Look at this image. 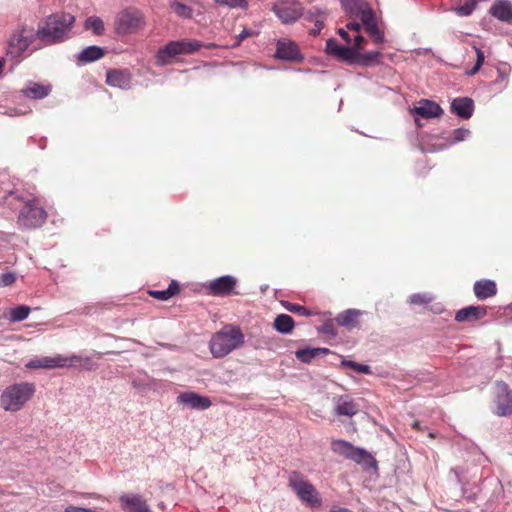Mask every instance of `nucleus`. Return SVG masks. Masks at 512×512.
<instances>
[{"instance_id":"ddd939ff","label":"nucleus","mask_w":512,"mask_h":512,"mask_svg":"<svg viewBox=\"0 0 512 512\" xmlns=\"http://www.w3.org/2000/svg\"><path fill=\"white\" fill-rule=\"evenodd\" d=\"M275 57L277 59L299 63L303 60L298 45L288 39H279L276 44Z\"/></svg>"},{"instance_id":"473e14b6","label":"nucleus","mask_w":512,"mask_h":512,"mask_svg":"<svg viewBox=\"0 0 512 512\" xmlns=\"http://www.w3.org/2000/svg\"><path fill=\"white\" fill-rule=\"evenodd\" d=\"M85 29H90L96 35H102L104 33V23L101 18L97 16H91L86 19Z\"/></svg>"},{"instance_id":"b1692460","label":"nucleus","mask_w":512,"mask_h":512,"mask_svg":"<svg viewBox=\"0 0 512 512\" xmlns=\"http://www.w3.org/2000/svg\"><path fill=\"white\" fill-rule=\"evenodd\" d=\"M334 411L338 416L352 417L358 413L359 405L354 400L341 396L336 400Z\"/></svg>"},{"instance_id":"49530a36","label":"nucleus","mask_w":512,"mask_h":512,"mask_svg":"<svg viewBox=\"0 0 512 512\" xmlns=\"http://www.w3.org/2000/svg\"><path fill=\"white\" fill-rule=\"evenodd\" d=\"M252 35H253V32L251 30L244 28L241 31V33L236 36V41L234 42L232 47H238L245 38L250 37Z\"/></svg>"},{"instance_id":"ea45409f","label":"nucleus","mask_w":512,"mask_h":512,"mask_svg":"<svg viewBox=\"0 0 512 512\" xmlns=\"http://www.w3.org/2000/svg\"><path fill=\"white\" fill-rule=\"evenodd\" d=\"M342 365L344 367H349L357 372H360V373H364V374H370L371 373V368L370 366L368 365H364V364H360V363H357V362H354V361H350V360H343L342 361Z\"/></svg>"},{"instance_id":"37998d69","label":"nucleus","mask_w":512,"mask_h":512,"mask_svg":"<svg viewBox=\"0 0 512 512\" xmlns=\"http://www.w3.org/2000/svg\"><path fill=\"white\" fill-rule=\"evenodd\" d=\"M431 301V298L425 294H413L409 297V302L412 304H427Z\"/></svg>"},{"instance_id":"58836bf2","label":"nucleus","mask_w":512,"mask_h":512,"mask_svg":"<svg viewBox=\"0 0 512 512\" xmlns=\"http://www.w3.org/2000/svg\"><path fill=\"white\" fill-rule=\"evenodd\" d=\"M477 6V0H468L463 5L455 9L456 13L460 16H469Z\"/></svg>"},{"instance_id":"8fccbe9b","label":"nucleus","mask_w":512,"mask_h":512,"mask_svg":"<svg viewBox=\"0 0 512 512\" xmlns=\"http://www.w3.org/2000/svg\"><path fill=\"white\" fill-rule=\"evenodd\" d=\"M362 26H363L362 23L360 24V23L355 22V21H351V22L346 24V28L348 30H353V31H356V32H359L361 30Z\"/></svg>"},{"instance_id":"4c0bfd02","label":"nucleus","mask_w":512,"mask_h":512,"mask_svg":"<svg viewBox=\"0 0 512 512\" xmlns=\"http://www.w3.org/2000/svg\"><path fill=\"white\" fill-rule=\"evenodd\" d=\"M473 48L476 52V63L470 70L466 72L468 76H474L475 74H477L485 60L484 52L476 46H473Z\"/></svg>"},{"instance_id":"2f4dec72","label":"nucleus","mask_w":512,"mask_h":512,"mask_svg":"<svg viewBox=\"0 0 512 512\" xmlns=\"http://www.w3.org/2000/svg\"><path fill=\"white\" fill-rule=\"evenodd\" d=\"M273 326L278 332L288 334L294 329L295 323L290 315L280 314L275 318Z\"/></svg>"},{"instance_id":"2eb2a0df","label":"nucleus","mask_w":512,"mask_h":512,"mask_svg":"<svg viewBox=\"0 0 512 512\" xmlns=\"http://www.w3.org/2000/svg\"><path fill=\"white\" fill-rule=\"evenodd\" d=\"M325 51L327 54L350 64H352L355 57V49L340 45L334 38L327 40Z\"/></svg>"},{"instance_id":"603ef678","label":"nucleus","mask_w":512,"mask_h":512,"mask_svg":"<svg viewBox=\"0 0 512 512\" xmlns=\"http://www.w3.org/2000/svg\"><path fill=\"white\" fill-rule=\"evenodd\" d=\"M330 512H351L349 511L348 509L346 508H338V507H333Z\"/></svg>"},{"instance_id":"4468645a","label":"nucleus","mask_w":512,"mask_h":512,"mask_svg":"<svg viewBox=\"0 0 512 512\" xmlns=\"http://www.w3.org/2000/svg\"><path fill=\"white\" fill-rule=\"evenodd\" d=\"M496 414L508 416L512 414V392L504 382L496 384Z\"/></svg>"},{"instance_id":"f257e3e1","label":"nucleus","mask_w":512,"mask_h":512,"mask_svg":"<svg viewBox=\"0 0 512 512\" xmlns=\"http://www.w3.org/2000/svg\"><path fill=\"white\" fill-rule=\"evenodd\" d=\"M74 22L75 17L70 13L51 14L38 23L36 36L46 46L63 42Z\"/></svg>"},{"instance_id":"0eeeda50","label":"nucleus","mask_w":512,"mask_h":512,"mask_svg":"<svg viewBox=\"0 0 512 512\" xmlns=\"http://www.w3.org/2000/svg\"><path fill=\"white\" fill-rule=\"evenodd\" d=\"M331 450L345 459L362 465L364 468L377 469V461L372 454L363 448L355 447L348 441L340 439L332 440Z\"/></svg>"},{"instance_id":"e433bc0d","label":"nucleus","mask_w":512,"mask_h":512,"mask_svg":"<svg viewBox=\"0 0 512 512\" xmlns=\"http://www.w3.org/2000/svg\"><path fill=\"white\" fill-rule=\"evenodd\" d=\"M30 307L25 305L17 306L10 311V319L14 322H20L28 317Z\"/></svg>"},{"instance_id":"a878e982","label":"nucleus","mask_w":512,"mask_h":512,"mask_svg":"<svg viewBox=\"0 0 512 512\" xmlns=\"http://www.w3.org/2000/svg\"><path fill=\"white\" fill-rule=\"evenodd\" d=\"M490 13L501 21L509 22L512 20V5L508 1L498 0L492 5Z\"/></svg>"},{"instance_id":"393cba45","label":"nucleus","mask_w":512,"mask_h":512,"mask_svg":"<svg viewBox=\"0 0 512 512\" xmlns=\"http://www.w3.org/2000/svg\"><path fill=\"white\" fill-rule=\"evenodd\" d=\"M451 109L461 118L468 119L472 116L474 104L470 98H456L451 103Z\"/></svg>"},{"instance_id":"f03ea898","label":"nucleus","mask_w":512,"mask_h":512,"mask_svg":"<svg viewBox=\"0 0 512 512\" xmlns=\"http://www.w3.org/2000/svg\"><path fill=\"white\" fill-rule=\"evenodd\" d=\"M344 12L350 18H360L366 32L376 44L383 43L384 34L379 29L375 13L366 0H340Z\"/></svg>"},{"instance_id":"c03bdc74","label":"nucleus","mask_w":512,"mask_h":512,"mask_svg":"<svg viewBox=\"0 0 512 512\" xmlns=\"http://www.w3.org/2000/svg\"><path fill=\"white\" fill-rule=\"evenodd\" d=\"M327 17H318L314 22V27L310 30V34L313 36L318 35L321 30L324 28V22Z\"/></svg>"},{"instance_id":"864d4df0","label":"nucleus","mask_w":512,"mask_h":512,"mask_svg":"<svg viewBox=\"0 0 512 512\" xmlns=\"http://www.w3.org/2000/svg\"><path fill=\"white\" fill-rule=\"evenodd\" d=\"M412 427H413V429H415L417 431H422V428H421L420 423L418 421H414L412 423Z\"/></svg>"},{"instance_id":"1a4fd4ad","label":"nucleus","mask_w":512,"mask_h":512,"mask_svg":"<svg viewBox=\"0 0 512 512\" xmlns=\"http://www.w3.org/2000/svg\"><path fill=\"white\" fill-rule=\"evenodd\" d=\"M47 219V212L33 199L25 203L18 215V225L25 229L41 227Z\"/></svg>"},{"instance_id":"9b49d317","label":"nucleus","mask_w":512,"mask_h":512,"mask_svg":"<svg viewBox=\"0 0 512 512\" xmlns=\"http://www.w3.org/2000/svg\"><path fill=\"white\" fill-rule=\"evenodd\" d=\"M145 24L143 14L136 9H125L116 19V31L118 34H130L140 30Z\"/></svg>"},{"instance_id":"7ed1b4c3","label":"nucleus","mask_w":512,"mask_h":512,"mask_svg":"<svg viewBox=\"0 0 512 512\" xmlns=\"http://www.w3.org/2000/svg\"><path fill=\"white\" fill-rule=\"evenodd\" d=\"M243 343L244 335L240 328L226 325L212 336L209 348L215 358H223Z\"/></svg>"},{"instance_id":"3c124183","label":"nucleus","mask_w":512,"mask_h":512,"mask_svg":"<svg viewBox=\"0 0 512 512\" xmlns=\"http://www.w3.org/2000/svg\"><path fill=\"white\" fill-rule=\"evenodd\" d=\"M338 34L347 43H351V38H350L348 32L344 28H339L338 29Z\"/></svg>"},{"instance_id":"412c9836","label":"nucleus","mask_w":512,"mask_h":512,"mask_svg":"<svg viewBox=\"0 0 512 512\" xmlns=\"http://www.w3.org/2000/svg\"><path fill=\"white\" fill-rule=\"evenodd\" d=\"M411 112L422 118L428 119L438 117L443 110L437 103L422 99L418 102V105L411 110Z\"/></svg>"},{"instance_id":"a211bd4d","label":"nucleus","mask_w":512,"mask_h":512,"mask_svg":"<svg viewBox=\"0 0 512 512\" xmlns=\"http://www.w3.org/2000/svg\"><path fill=\"white\" fill-rule=\"evenodd\" d=\"M178 401L192 409H208L212 402L207 396H202L195 392H184L178 396Z\"/></svg>"},{"instance_id":"c9c22d12","label":"nucleus","mask_w":512,"mask_h":512,"mask_svg":"<svg viewBox=\"0 0 512 512\" xmlns=\"http://www.w3.org/2000/svg\"><path fill=\"white\" fill-rule=\"evenodd\" d=\"M302 16L306 21L315 22L318 17H328V10L314 6L307 10L305 13L303 12Z\"/></svg>"},{"instance_id":"bb28decb","label":"nucleus","mask_w":512,"mask_h":512,"mask_svg":"<svg viewBox=\"0 0 512 512\" xmlns=\"http://www.w3.org/2000/svg\"><path fill=\"white\" fill-rule=\"evenodd\" d=\"M52 86L50 84L44 85L41 83H30L22 90L23 94L32 99H43L50 94Z\"/></svg>"},{"instance_id":"79ce46f5","label":"nucleus","mask_w":512,"mask_h":512,"mask_svg":"<svg viewBox=\"0 0 512 512\" xmlns=\"http://www.w3.org/2000/svg\"><path fill=\"white\" fill-rule=\"evenodd\" d=\"M16 281V274L7 272L0 275V287L12 285Z\"/></svg>"},{"instance_id":"7c9ffc66","label":"nucleus","mask_w":512,"mask_h":512,"mask_svg":"<svg viewBox=\"0 0 512 512\" xmlns=\"http://www.w3.org/2000/svg\"><path fill=\"white\" fill-rule=\"evenodd\" d=\"M104 54L105 51L101 47L89 46L80 52L78 60L82 63H89L99 60Z\"/></svg>"},{"instance_id":"5fc2aeb1","label":"nucleus","mask_w":512,"mask_h":512,"mask_svg":"<svg viewBox=\"0 0 512 512\" xmlns=\"http://www.w3.org/2000/svg\"><path fill=\"white\" fill-rule=\"evenodd\" d=\"M498 74L502 80L505 78V74L502 72L500 68L498 69Z\"/></svg>"},{"instance_id":"9d476101","label":"nucleus","mask_w":512,"mask_h":512,"mask_svg":"<svg viewBox=\"0 0 512 512\" xmlns=\"http://www.w3.org/2000/svg\"><path fill=\"white\" fill-rule=\"evenodd\" d=\"M272 11L283 24H292L303 15V6L298 0H277Z\"/></svg>"},{"instance_id":"f3484780","label":"nucleus","mask_w":512,"mask_h":512,"mask_svg":"<svg viewBox=\"0 0 512 512\" xmlns=\"http://www.w3.org/2000/svg\"><path fill=\"white\" fill-rule=\"evenodd\" d=\"M236 279L232 276H222L214 279L209 283L208 289L210 294L214 296H226L229 295L236 286Z\"/></svg>"},{"instance_id":"aec40b11","label":"nucleus","mask_w":512,"mask_h":512,"mask_svg":"<svg viewBox=\"0 0 512 512\" xmlns=\"http://www.w3.org/2000/svg\"><path fill=\"white\" fill-rule=\"evenodd\" d=\"M487 314L485 306H467L458 310L455 314L457 322H474L484 318Z\"/></svg>"},{"instance_id":"423d86ee","label":"nucleus","mask_w":512,"mask_h":512,"mask_svg":"<svg viewBox=\"0 0 512 512\" xmlns=\"http://www.w3.org/2000/svg\"><path fill=\"white\" fill-rule=\"evenodd\" d=\"M76 366L90 369L91 360L88 357H83L80 355H56L54 357L45 356L41 358H35L26 364V367L29 369H54Z\"/></svg>"},{"instance_id":"c85d7f7f","label":"nucleus","mask_w":512,"mask_h":512,"mask_svg":"<svg viewBox=\"0 0 512 512\" xmlns=\"http://www.w3.org/2000/svg\"><path fill=\"white\" fill-rule=\"evenodd\" d=\"M381 53L379 51L358 52L355 50V57L352 64L372 66L380 63Z\"/></svg>"},{"instance_id":"09e8293b","label":"nucleus","mask_w":512,"mask_h":512,"mask_svg":"<svg viewBox=\"0 0 512 512\" xmlns=\"http://www.w3.org/2000/svg\"><path fill=\"white\" fill-rule=\"evenodd\" d=\"M91 511H92V509L77 507V506H73V505L66 507L64 510V512H91Z\"/></svg>"},{"instance_id":"6ab92c4d","label":"nucleus","mask_w":512,"mask_h":512,"mask_svg":"<svg viewBox=\"0 0 512 512\" xmlns=\"http://www.w3.org/2000/svg\"><path fill=\"white\" fill-rule=\"evenodd\" d=\"M120 502L126 512H151L146 500L140 495H121Z\"/></svg>"},{"instance_id":"de8ad7c7","label":"nucleus","mask_w":512,"mask_h":512,"mask_svg":"<svg viewBox=\"0 0 512 512\" xmlns=\"http://www.w3.org/2000/svg\"><path fill=\"white\" fill-rule=\"evenodd\" d=\"M365 42V39L362 35L360 34H357L355 36V39H354V46L352 47L353 49H356V51L360 52V50L362 49V45L363 43Z\"/></svg>"},{"instance_id":"c756f323","label":"nucleus","mask_w":512,"mask_h":512,"mask_svg":"<svg viewBox=\"0 0 512 512\" xmlns=\"http://www.w3.org/2000/svg\"><path fill=\"white\" fill-rule=\"evenodd\" d=\"M180 292V285L176 280H172L166 290H150L148 294L155 299L166 301Z\"/></svg>"},{"instance_id":"4be33fe9","label":"nucleus","mask_w":512,"mask_h":512,"mask_svg":"<svg viewBox=\"0 0 512 512\" xmlns=\"http://www.w3.org/2000/svg\"><path fill=\"white\" fill-rule=\"evenodd\" d=\"M473 291L477 299L485 300L497 294V286L492 280L482 279L474 283Z\"/></svg>"},{"instance_id":"f704fd0d","label":"nucleus","mask_w":512,"mask_h":512,"mask_svg":"<svg viewBox=\"0 0 512 512\" xmlns=\"http://www.w3.org/2000/svg\"><path fill=\"white\" fill-rule=\"evenodd\" d=\"M282 305L284 306V308L286 310H288L289 312H292L294 314H297V315H301V316H313V315H316L315 312H312L311 310H309L308 308H306L305 306H302L300 304H296V303H291V302H282Z\"/></svg>"},{"instance_id":"72a5a7b5","label":"nucleus","mask_w":512,"mask_h":512,"mask_svg":"<svg viewBox=\"0 0 512 512\" xmlns=\"http://www.w3.org/2000/svg\"><path fill=\"white\" fill-rule=\"evenodd\" d=\"M170 8L179 17H182V18H191L192 17V13H193L192 8L184 3H181L178 1H173L170 4Z\"/></svg>"},{"instance_id":"4d7b16f0","label":"nucleus","mask_w":512,"mask_h":512,"mask_svg":"<svg viewBox=\"0 0 512 512\" xmlns=\"http://www.w3.org/2000/svg\"><path fill=\"white\" fill-rule=\"evenodd\" d=\"M415 122H416L417 126H421V124L419 123L417 118L415 119Z\"/></svg>"},{"instance_id":"13d9d810","label":"nucleus","mask_w":512,"mask_h":512,"mask_svg":"<svg viewBox=\"0 0 512 512\" xmlns=\"http://www.w3.org/2000/svg\"><path fill=\"white\" fill-rule=\"evenodd\" d=\"M211 47H215V45H214V44H209V45L207 46V48H211Z\"/></svg>"},{"instance_id":"f8f14e48","label":"nucleus","mask_w":512,"mask_h":512,"mask_svg":"<svg viewBox=\"0 0 512 512\" xmlns=\"http://www.w3.org/2000/svg\"><path fill=\"white\" fill-rule=\"evenodd\" d=\"M36 38L34 29L22 28L11 36L7 54L12 58H20Z\"/></svg>"},{"instance_id":"39448f33","label":"nucleus","mask_w":512,"mask_h":512,"mask_svg":"<svg viewBox=\"0 0 512 512\" xmlns=\"http://www.w3.org/2000/svg\"><path fill=\"white\" fill-rule=\"evenodd\" d=\"M201 47L203 45L198 40L170 41L157 51L156 64L159 66L171 64L177 56L193 54Z\"/></svg>"},{"instance_id":"6e6552de","label":"nucleus","mask_w":512,"mask_h":512,"mask_svg":"<svg viewBox=\"0 0 512 512\" xmlns=\"http://www.w3.org/2000/svg\"><path fill=\"white\" fill-rule=\"evenodd\" d=\"M288 481L298 498L307 506L314 508L321 505L322 500L318 491L309 481L304 480L299 472H291Z\"/></svg>"},{"instance_id":"6e6d98bb","label":"nucleus","mask_w":512,"mask_h":512,"mask_svg":"<svg viewBox=\"0 0 512 512\" xmlns=\"http://www.w3.org/2000/svg\"><path fill=\"white\" fill-rule=\"evenodd\" d=\"M428 436H429L430 438H432V439L436 437L435 433H433V432H430V433L428 434Z\"/></svg>"},{"instance_id":"cd10ccee","label":"nucleus","mask_w":512,"mask_h":512,"mask_svg":"<svg viewBox=\"0 0 512 512\" xmlns=\"http://www.w3.org/2000/svg\"><path fill=\"white\" fill-rule=\"evenodd\" d=\"M330 353L328 348H304L295 352L296 358L303 363H310L312 359L325 356Z\"/></svg>"},{"instance_id":"20e7f679","label":"nucleus","mask_w":512,"mask_h":512,"mask_svg":"<svg viewBox=\"0 0 512 512\" xmlns=\"http://www.w3.org/2000/svg\"><path fill=\"white\" fill-rule=\"evenodd\" d=\"M35 385L21 382L6 387L0 396V405L5 411L17 412L32 398Z\"/></svg>"},{"instance_id":"5701e85b","label":"nucleus","mask_w":512,"mask_h":512,"mask_svg":"<svg viewBox=\"0 0 512 512\" xmlns=\"http://www.w3.org/2000/svg\"><path fill=\"white\" fill-rule=\"evenodd\" d=\"M362 312L357 309H348L338 314L335 321L338 325L343 326L349 330L359 327V317Z\"/></svg>"},{"instance_id":"a18cd8bd","label":"nucleus","mask_w":512,"mask_h":512,"mask_svg":"<svg viewBox=\"0 0 512 512\" xmlns=\"http://www.w3.org/2000/svg\"><path fill=\"white\" fill-rule=\"evenodd\" d=\"M470 133L468 129L459 128L453 131V140L455 142L463 141L466 136Z\"/></svg>"},{"instance_id":"dca6fc26","label":"nucleus","mask_w":512,"mask_h":512,"mask_svg":"<svg viewBox=\"0 0 512 512\" xmlns=\"http://www.w3.org/2000/svg\"><path fill=\"white\" fill-rule=\"evenodd\" d=\"M132 75L128 69H110L106 73V84L120 89L130 87Z\"/></svg>"},{"instance_id":"a19ab883","label":"nucleus","mask_w":512,"mask_h":512,"mask_svg":"<svg viewBox=\"0 0 512 512\" xmlns=\"http://www.w3.org/2000/svg\"><path fill=\"white\" fill-rule=\"evenodd\" d=\"M216 3L220 5H226L231 8H246L247 2L246 0H215Z\"/></svg>"}]
</instances>
